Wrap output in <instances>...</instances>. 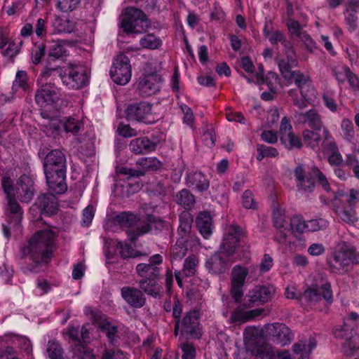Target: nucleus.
I'll return each mask as SVG.
<instances>
[{"label": "nucleus", "mask_w": 359, "mask_h": 359, "mask_svg": "<svg viewBox=\"0 0 359 359\" xmlns=\"http://www.w3.org/2000/svg\"><path fill=\"white\" fill-rule=\"evenodd\" d=\"M45 54L46 46L43 43H41L32 50V59L33 63L35 65L40 63L42 57L45 55Z\"/></svg>", "instance_id": "680f3d73"}, {"label": "nucleus", "mask_w": 359, "mask_h": 359, "mask_svg": "<svg viewBox=\"0 0 359 359\" xmlns=\"http://www.w3.org/2000/svg\"><path fill=\"white\" fill-rule=\"evenodd\" d=\"M323 142L321 144L322 149L325 151H334L338 149L333 138L326 128L323 130Z\"/></svg>", "instance_id": "a19ab883"}, {"label": "nucleus", "mask_w": 359, "mask_h": 359, "mask_svg": "<svg viewBox=\"0 0 359 359\" xmlns=\"http://www.w3.org/2000/svg\"><path fill=\"white\" fill-rule=\"evenodd\" d=\"M67 50L63 44L60 42L54 43L49 50L48 57L58 59L66 55Z\"/></svg>", "instance_id": "4d7b16f0"}, {"label": "nucleus", "mask_w": 359, "mask_h": 359, "mask_svg": "<svg viewBox=\"0 0 359 359\" xmlns=\"http://www.w3.org/2000/svg\"><path fill=\"white\" fill-rule=\"evenodd\" d=\"M276 294V288L271 285H258L248 290L243 302L245 309L263 305L271 302Z\"/></svg>", "instance_id": "39448f33"}, {"label": "nucleus", "mask_w": 359, "mask_h": 359, "mask_svg": "<svg viewBox=\"0 0 359 359\" xmlns=\"http://www.w3.org/2000/svg\"><path fill=\"white\" fill-rule=\"evenodd\" d=\"M243 205L246 209H255L257 204L255 202L253 194L250 190H246L242 197Z\"/></svg>", "instance_id": "0e129e2a"}, {"label": "nucleus", "mask_w": 359, "mask_h": 359, "mask_svg": "<svg viewBox=\"0 0 359 359\" xmlns=\"http://www.w3.org/2000/svg\"><path fill=\"white\" fill-rule=\"evenodd\" d=\"M56 233L52 229L37 231L22 249L24 257H28L32 263L27 269L34 273L43 270L55 250Z\"/></svg>", "instance_id": "f257e3e1"}, {"label": "nucleus", "mask_w": 359, "mask_h": 359, "mask_svg": "<svg viewBox=\"0 0 359 359\" xmlns=\"http://www.w3.org/2000/svg\"><path fill=\"white\" fill-rule=\"evenodd\" d=\"M118 133L124 137H135L138 135L137 131L131 128L129 125L120 123L118 127Z\"/></svg>", "instance_id": "e2e57ef3"}, {"label": "nucleus", "mask_w": 359, "mask_h": 359, "mask_svg": "<svg viewBox=\"0 0 359 359\" xmlns=\"http://www.w3.org/2000/svg\"><path fill=\"white\" fill-rule=\"evenodd\" d=\"M290 228L292 232L302 233L306 231V222L300 215H295L290 220Z\"/></svg>", "instance_id": "3c124183"}, {"label": "nucleus", "mask_w": 359, "mask_h": 359, "mask_svg": "<svg viewBox=\"0 0 359 359\" xmlns=\"http://www.w3.org/2000/svg\"><path fill=\"white\" fill-rule=\"evenodd\" d=\"M346 6L348 15L346 16L345 20L349 26L350 31L353 32L357 27L358 18L355 14L359 11V0H347Z\"/></svg>", "instance_id": "f704fd0d"}, {"label": "nucleus", "mask_w": 359, "mask_h": 359, "mask_svg": "<svg viewBox=\"0 0 359 359\" xmlns=\"http://www.w3.org/2000/svg\"><path fill=\"white\" fill-rule=\"evenodd\" d=\"M42 126L48 135L55 136L58 134V132L62 128V122L58 118H52L48 123H43Z\"/></svg>", "instance_id": "c03bdc74"}, {"label": "nucleus", "mask_w": 359, "mask_h": 359, "mask_svg": "<svg viewBox=\"0 0 359 359\" xmlns=\"http://www.w3.org/2000/svg\"><path fill=\"white\" fill-rule=\"evenodd\" d=\"M319 130H304L302 133L303 140L305 144L311 147L312 149H315L318 147L320 141L323 138V134L320 135L318 133Z\"/></svg>", "instance_id": "e433bc0d"}, {"label": "nucleus", "mask_w": 359, "mask_h": 359, "mask_svg": "<svg viewBox=\"0 0 359 359\" xmlns=\"http://www.w3.org/2000/svg\"><path fill=\"white\" fill-rule=\"evenodd\" d=\"M94 214L95 211L93 205H88L86 208H84L83 211L81 225L86 226H88L94 217Z\"/></svg>", "instance_id": "69168bd1"}, {"label": "nucleus", "mask_w": 359, "mask_h": 359, "mask_svg": "<svg viewBox=\"0 0 359 359\" xmlns=\"http://www.w3.org/2000/svg\"><path fill=\"white\" fill-rule=\"evenodd\" d=\"M294 177L297 187L304 191L312 192L316 179L324 190L326 191L330 190V186L325 175L316 166L306 168L302 164H298L294 169Z\"/></svg>", "instance_id": "7ed1b4c3"}, {"label": "nucleus", "mask_w": 359, "mask_h": 359, "mask_svg": "<svg viewBox=\"0 0 359 359\" xmlns=\"http://www.w3.org/2000/svg\"><path fill=\"white\" fill-rule=\"evenodd\" d=\"M281 142L288 149H293L294 148L301 149L302 143L300 138L296 135L293 132L280 137Z\"/></svg>", "instance_id": "4c0bfd02"}, {"label": "nucleus", "mask_w": 359, "mask_h": 359, "mask_svg": "<svg viewBox=\"0 0 359 359\" xmlns=\"http://www.w3.org/2000/svg\"><path fill=\"white\" fill-rule=\"evenodd\" d=\"M232 255H227L223 249L211 255L205 262V266L209 272L212 274H221L226 272L230 267V257Z\"/></svg>", "instance_id": "a211bd4d"}, {"label": "nucleus", "mask_w": 359, "mask_h": 359, "mask_svg": "<svg viewBox=\"0 0 359 359\" xmlns=\"http://www.w3.org/2000/svg\"><path fill=\"white\" fill-rule=\"evenodd\" d=\"M265 311L264 309L257 308L250 311H243L240 308L235 309L231 315L230 320L232 323H245L260 316Z\"/></svg>", "instance_id": "c756f323"}, {"label": "nucleus", "mask_w": 359, "mask_h": 359, "mask_svg": "<svg viewBox=\"0 0 359 359\" xmlns=\"http://www.w3.org/2000/svg\"><path fill=\"white\" fill-rule=\"evenodd\" d=\"M46 352L50 359H63V349L61 345L54 340L48 342Z\"/></svg>", "instance_id": "58836bf2"}, {"label": "nucleus", "mask_w": 359, "mask_h": 359, "mask_svg": "<svg viewBox=\"0 0 359 359\" xmlns=\"http://www.w3.org/2000/svg\"><path fill=\"white\" fill-rule=\"evenodd\" d=\"M326 221L323 219H311L306 222V231H317L326 226Z\"/></svg>", "instance_id": "052dcab7"}, {"label": "nucleus", "mask_w": 359, "mask_h": 359, "mask_svg": "<svg viewBox=\"0 0 359 359\" xmlns=\"http://www.w3.org/2000/svg\"><path fill=\"white\" fill-rule=\"evenodd\" d=\"M117 248L120 250L119 253L123 259L129 257H136L142 255V254L134 250L130 245L119 241L117 244Z\"/></svg>", "instance_id": "37998d69"}, {"label": "nucleus", "mask_w": 359, "mask_h": 359, "mask_svg": "<svg viewBox=\"0 0 359 359\" xmlns=\"http://www.w3.org/2000/svg\"><path fill=\"white\" fill-rule=\"evenodd\" d=\"M165 222L154 215H149L147 220H142L138 224L135 229H131L128 231V236L130 241L135 243L140 236L151 232L152 229L156 231H162L165 227Z\"/></svg>", "instance_id": "9d476101"}, {"label": "nucleus", "mask_w": 359, "mask_h": 359, "mask_svg": "<svg viewBox=\"0 0 359 359\" xmlns=\"http://www.w3.org/2000/svg\"><path fill=\"white\" fill-rule=\"evenodd\" d=\"M153 144L148 142V137H140L132 140L129 144L130 151L137 155L153 151Z\"/></svg>", "instance_id": "72a5a7b5"}, {"label": "nucleus", "mask_w": 359, "mask_h": 359, "mask_svg": "<svg viewBox=\"0 0 359 359\" xmlns=\"http://www.w3.org/2000/svg\"><path fill=\"white\" fill-rule=\"evenodd\" d=\"M198 260L195 257H187L184 264L183 271L187 276H191L195 273L196 267Z\"/></svg>", "instance_id": "6e6d98bb"}, {"label": "nucleus", "mask_w": 359, "mask_h": 359, "mask_svg": "<svg viewBox=\"0 0 359 359\" xmlns=\"http://www.w3.org/2000/svg\"><path fill=\"white\" fill-rule=\"evenodd\" d=\"M359 263V255L356 254L355 248L345 241L339 242L328 261L332 273H344L348 272L353 264Z\"/></svg>", "instance_id": "f03ea898"}, {"label": "nucleus", "mask_w": 359, "mask_h": 359, "mask_svg": "<svg viewBox=\"0 0 359 359\" xmlns=\"http://www.w3.org/2000/svg\"><path fill=\"white\" fill-rule=\"evenodd\" d=\"M340 218L345 222L348 224H353L357 221L355 211L353 206L348 205L344 207L343 210L339 213Z\"/></svg>", "instance_id": "49530a36"}, {"label": "nucleus", "mask_w": 359, "mask_h": 359, "mask_svg": "<svg viewBox=\"0 0 359 359\" xmlns=\"http://www.w3.org/2000/svg\"><path fill=\"white\" fill-rule=\"evenodd\" d=\"M294 81V83L299 88H304L307 86V83L311 82L309 78L305 76L300 71H293L291 75V81H289L291 83Z\"/></svg>", "instance_id": "de8ad7c7"}, {"label": "nucleus", "mask_w": 359, "mask_h": 359, "mask_svg": "<svg viewBox=\"0 0 359 359\" xmlns=\"http://www.w3.org/2000/svg\"><path fill=\"white\" fill-rule=\"evenodd\" d=\"M27 74L25 71H18L16 74L15 80L14 81V86L19 87L23 90L26 91L28 88L27 85Z\"/></svg>", "instance_id": "bf43d9fd"}, {"label": "nucleus", "mask_w": 359, "mask_h": 359, "mask_svg": "<svg viewBox=\"0 0 359 359\" xmlns=\"http://www.w3.org/2000/svg\"><path fill=\"white\" fill-rule=\"evenodd\" d=\"M81 123L73 118H68L65 122H62V128L66 132L77 134L81 128Z\"/></svg>", "instance_id": "13d9d810"}, {"label": "nucleus", "mask_w": 359, "mask_h": 359, "mask_svg": "<svg viewBox=\"0 0 359 359\" xmlns=\"http://www.w3.org/2000/svg\"><path fill=\"white\" fill-rule=\"evenodd\" d=\"M196 226L205 238H209L212 233L213 228L210 213L208 212H200L196 218Z\"/></svg>", "instance_id": "2f4dec72"}, {"label": "nucleus", "mask_w": 359, "mask_h": 359, "mask_svg": "<svg viewBox=\"0 0 359 359\" xmlns=\"http://www.w3.org/2000/svg\"><path fill=\"white\" fill-rule=\"evenodd\" d=\"M248 274V269L241 265H236L231 270L230 293L236 303L243 297V286Z\"/></svg>", "instance_id": "ddd939ff"}, {"label": "nucleus", "mask_w": 359, "mask_h": 359, "mask_svg": "<svg viewBox=\"0 0 359 359\" xmlns=\"http://www.w3.org/2000/svg\"><path fill=\"white\" fill-rule=\"evenodd\" d=\"M177 204L184 208H191L195 204V197L188 189H184L179 191L175 196Z\"/></svg>", "instance_id": "c9c22d12"}, {"label": "nucleus", "mask_w": 359, "mask_h": 359, "mask_svg": "<svg viewBox=\"0 0 359 359\" xmlns=\"http://www.w3.org/2000/svg\"><path fill=\"white\" fill-rule=\"evenodd\" d=\"M60 89L54 83L48 82L42 84L35 93L36 103L40 107L51 105L60 99Z\"/></svg>", "instance_id": "f8f14e48"}, {"label": "nucleus", "mask_w": 359, "mask_h": 359, "mask_svg": "<svg viewBox=\"0 0 359 359\" xmlns=\"http://www.w3.org/2000/svg\"><path fill=\"white\" fill-rule=\"evenodd\" d=\"M114 221L122 228H126V233L131 229H135L139 223L142 222L138 215L130 212H123L117 215Z\"/></svg>", "instance_id": "cd10ccee"}, {"label": "nucleus", "mask_w": 359, "mask_h": 359, "mask_svg": "<svg viewBox=\"0 0 359 359\" xmlns=\"http://www.w3.org/2000/svg\"><path fill=\"white\" fill-rule=\"evenodd\" d=\"M149 27L144 13L138 8H128L121 20V27L126 33H141Z\"/></svg>", "instance_id": "20e7f679"}, {"label": "nucleus", "mask_w": 359, "mask_h": 359, "mask_svg": "<svg viewBox=\"0 0 359 359\" xmlns=\"http://www.w3.org/2000/svg\"><path fill=\"white\" fill-rule=\"evenodd\" d=\"M158 279L142 278L139 280V289L155 298L162 297V287L158 283Z\"/></svg>", "instance_id": "c85d7f7f"}, {"label": "nucleus", "mask_w": 359, "mask_h": 359, "mask_svg": "<svg viewBox=\"0 0 359 359\" xmlns=\"http://www.w3.org/2000/svg\"><path fill=\"white\" fill-rule=\"evenodd\" d=\"M341 128L343 130L344 138L347 141L351 142L354 138L355 134L353 123L349 119H344L341 121Z\"/></svg>", "instance_id": "603ef678"}, {"label": "nucleus", "mask_w": 359, "mask_h": 359, "mask_svg": "<svg viewBox=\"0 0 359 359\" xmlns=\"http://www.w3.org/2000/svg\"><path fill=\"white\" fill-rule=\"evenodd\" d=\"M199 313L196 310L187 312L181 321V333L183 335H189L194 339H198L201 336Z\"/></svg>", "instance_id": "f3484780"}, {"label": "nucleus", "mask_w": 359, "mask_h": 359, "mask_svg": "<svg viewBox=\"0 0 359 359\" xmlns=\"http://www.w3.org/2000/svg\"><path fill=\"white\" fill-rule=\"evenodd\" d=\"M63 69L64 68H62L60 67H46L42 70L41 73V76L43 79H48L50 76L57 75L61 79Z\"/></svg>", "instance_id": "338daca9"}, {"label": "nucleus", "mask_w": 359, "mask_h": 359, "mask_svg": "<svg viewBox=\"0 0 359 359\" xmlns=\"http://www.w3.org/2000/svg\"><path fill=\"white\" fill-rule=\"evenodd\" d=\"M278 65L283 77L287 81H291L292 68L297 66V61L295 54L292 52L287 53V60L281 59L278 60Z\"/></svg>", "instance_id": "473e14b6"}, {"label": "nucleus", "mask_w": 359, "mask_h": 359, "mask_svg": "<svg viewBox=\"0 0 359 359\" xmlns=\"http://www.w3.org/2000/svg\"><path fill=\"white\" fill-rule=\"evenodd\" d=\"M161 41L152 34L145 35L140 40V45L144 48L157 49L161 46Z\"/></svg>", "instance_id": "79ce46f5"}, {"label": "nucleus", "mask_w": 359, "mask_h": 359, "mask_svg": "<svg viewBox=\"0 0 359 359\" xmlns=\"http://www.w3.org/2000/svg\"><path fill=\"white\" fill-rule=\"evenodd\" d=\"M48 190L52 194H62L67 189L66 171L44 172Z\"/></svg>", "instance_id": "5701e85b"}, {"label": "nucleus", "mask_w": 359, "mask_h": 359, "mask_svg": "<svg viewBox=\"0 0 359 359\" xmlns=\"http://www.w3.org/2000/svg\"><path fill=\"white\" fill-rule=\"evenodd\" d=\"M110 76L118 85L127 84L131 78V65L128 56L120 54L114 59L110 69Z\"/></svg>", "instance_id": "423d86ee"}, {"label": "nucleus", "mask_w": 359, "mask_h": 359, "mask_svg": "<svg viewBox=\"0 0 359 359\" xmlns=\"http://www.w3.org/2000/svg\"><path fill=\"white\" fill-rule=\"evenodd\" d=\"M61 80L64 85L71 89L78 90L88 83L86 70L80 66H70L63 69Z\"/></svg>", "instance_id": "1a4fd4ad"}, {"label": "nucleus", "mask_w": 359, "mask_h": 359, "mask_svg": "<svg viewBox=\"0 0 359 359\" xmlns=\"http://www.w3.org/2000/svg\"><path fill=\"white\" fill-rule=\"evenodd\" d=\"M123 299L133 308L140 309L146 304L142 291L137 287L125 286L121 289Z\"/></svg>", "instance_id": "b1692460"}, {"label": "nucleus", "mask_w": 359, "mask_h": 359, "mask_svg": "<svg viewBox=\"0 0 359 359\" xmlns=\"http://www.w3.org/2000/svg\"><path fill=\"white\" fill-rule=\"evenodd\" d=\"M186 181L188 187L201 192L206 191L210 186L209 180L201 172H196L187 174Z\"/></svg>", "instance_id": "7c9ffc66"}, {"label": "nucleus", "mask_w": 359, "mask_h": 359, "mask_svg": "<svg viewBox=\"0 0 359 359\" xmlns=\"http://www.w3.org/2000/svg\"><path fill=\"white\" fill-rule=\"evenodd\" d=\"M344 72L350 86L354 89H358L359 88V81L356 75L351 72L348 67H344Z\"/></svg>", "instance_id": "774afa93"}, {"label": "nucleus", "mask_w": 359, "mask_h": 359, "mask_svg": "<svg viewBox=\"0 0 359 359\" xmlns=\"http://www.w3.org/2000/svg\"><path fill=\"white\" fill-rule=\"evenodd\" d=\"M7 200L11 212L15 215L16 220L19 222L22 218V214L19 203L16 201L14 195L7 197Z\"/></svg>", "instance_id": "5fc2aeb1"}, {"label": "nucleus", "mask_w": 359, "mask_h": 359, "mask_svg": "<svg viewBox=\"0 0 359 359\" xmlns=\"http://www.w3.org/2000/svg\"><path fill=\"white\" fill-rule=\"evenodd\" d=\"M244 235L245 233L240 226L236 224L228 226L225 229L223 242L220 248L227 255H233Z\"/></svg>", "instance_id": "4468645a"}, {"label": "nucleus", "mask_w": 359, "mask_h": 359, "mask_svg": "<svg viewBox=\"0 0 359 359\" xmlns=\"http://www.w3.org/2000/svg\"><path fill=\"white\" fill-rule=\"evenodd\" d=\"M74 359H95L93 353L87 350L84 344H77L73 347Z\"/></svg>", "instance_id": "a18cd8bd"}, {"label": "nucleus", "mask_w": 359, "mask_h": 359, "mask_svg": "<svg viewBox=\"0 0 359 359\" xmlns=\"http://www.w3.org/2000/svg\"><path fill=\"white\" fill-rule=\"evenodd\" d=\"M264 331L266 337L280 346L289 345L294 339L291 330L284 323L266 324Z\"/></svg>", "instance_id": "0eeeda50"}, {"label": "nucleus", "mask_w": 359, "mask_h": 359, "mask_svg": "<svg viewBox=\"0 0 359 359\" xmlns=\"http://www.w3.org/2000/svg\"><path fill=\"white\" fill-rule=\"evenodd\" d=\"M334 334L336 338L345 339L346 341L343 344L344 353L347 355H352L356 349V339L358 337L356 332L344 323L339 329L334 330Z\"/></svg>", "instance_id": "aec40b11"}, {"label": "nucleus", "mask_w": 359, "mask_h": 359, "mask_svg": "<svg viewBox=\"0 0 359 359\" xmlns=\"http://www.w3.org/2000/svg\"><path fill=\"white\" fill-rule=\"evenodd\" d=\"M294 116L298 123H307L313 130L324 128L320 116L316 109H310L305 113L295 111Z\"/></svg>", "instance_id": "393cba45"}, {"label": "nucleus", "mask_w": 359, "mask_h": 359, "mask_svg": "<svg viewBox=\"0 0 359 359\" xmlns=\"http://www.w3.org/2000/svg\"><path fill=\"white\" fill-rule=\"evenodd\" d=\"M137 165L142 168L144 170H137L126 167H121L118 169L117 172L128 176L130 177H138L143 176L146 171H155L159 170L161 166V162L156 157H144L140 158L137 161Z\"/></svg>", "instance_id": "9b49d317"}, {"label": "nucleus", "mask_w": 359, "mask_h": 359, "mask_svg": "<svg viewBox=\"0 0 359 359\" xmlns=\"http://www.w3.org/2000/svg\"><path fill=\"white\" fill-rule=\"evenodd\" d=\"M100 328L102 332H104L109 340V341L114 344V342L116 341L118 338V327L116 325H113L109 321H103L100 325Z\"/></svg>", "instance_id": "ea45409f"}, {"label": "nucleus", "mask_w": 359, "mask_h": 359, "mask_svg": "<svg viewBox=\"0 0 359 359\" xmlns=\"http://www.w3.org/2000/svg\"><path fill=\"white\" fill-rule=\"evenodd\" d=\"M44 172L66 171V158L59 149L48 153L43 162Z\"/></svg>", "instance_id": "412c9836"}, {"label": "nucleus", "mask_w": 359, "mask_h": 359, "mask_svg": "<svg viewBox=\"0 0 359 359\" xmlns=\"http://www.w3.org/2000/svg\"><path fill=\"white\" fill-rule=\"evenodd\" d=\"M322 298L328 302H332V292L330 283H325L320 286L317 284L312 285L300 295V299L306 302H317Z\"/></svg>", "instance_id": "2eb2a0df"}, {"label": "nucleus", "mask_w": 359, "mask_h": 359, "mask_svg": "<svg viewBox=\"0 0 359 359\" xmlns=\"http://www.w3.org/2000/svg\"><path fill=\"white\" fill-rule=\"evenodd\" d=\"M55 194H43L40 195L36 201V205L41 213L48 215H54L58 210L57 200L54 196Z\"/></svg>", "instance_id": "bb28decb"}, {"label": "nucleus", "mask_w": 359, "mask_h": 359, "mask_svg": "<svg viewBox=\"0 0 359 359\" xmlns=\"http://www.w3.org/2000/svg\"><path fill=\"white\" fill-rule=\"evenodd\" d=\"M152 104L148 102L133 103L126 110V118L129 121H142L147 124L156 122V118L151 111Z\"/></svg>", "instance_id": "6e6552de"}, {"label": "nucleus", "mask_w": 359, "mask_h": 359, "mask_svg": "<svg viewBox=\"0 0 359 359\" xmlns=\"http://www.w3.org/2000/svg\"><path fill=\"white\" fill-rule=\"evenodd\" d=\"M162 78L157 73L145 75L137 83L139 94L142 96H151L159 91Z\"/></svg>", "instance_id": "6ab92c4d"}, {"label": "nucleus", "mask_w": 359, "mask_h": 359, "mask_svg": "<svg viewBox=\"0 0 359 359\" xmlns=\"http://www.w3.org/2000/svg\"><path fill=\"white\" fill-rule=\"evenodd\" d=\"M163 263V257L159 254H156L149 257L148 262L140 263L136 266V272L142 278L158 279L161 273V265Z\"/></svg>", "instance_id": "dca6fc26"}, {"label": "nucleus", "mask_w": 359, "mask_h": 359, "mask_svg": "<svg viewBox=\"0 0 359 359\" xmlns=\"http://www.w3.org/2000/svg\"><path fill=\"white\" fill-rule=\"evenodd\" d=\"M193 218L189 212H183L180 216V225L178 227V234L180 238L177 241V244L182 245L180 252L182 256L186 255L187 249L185 244L188 241V238L190 236Z\"/></svg>", "instance_id": "4be33fe9"}, {"label": "nucleus", "mask_w": 359, "mask_h": 359, "mask_svg": "<svg viewBox=\"0 0 359 359\" xmlns=\"http://www.w3.org/2000/svg\"><path fill=\"white\" fill-rule=\"evenodd\" d=\"M15 191L22 202H30L34 192L33 180L27 175H22L17 182Z\"/></svg>", "instance_id": "a878e982"}, {"label": "nucleus", "mask_w": 359, "mask_h": 359, "mask_svg": "<svg viewBox=\"0 0 359 359\" xmlns=\"http://www.w3.org/2000/svg\"><path fill=\"white\" fill-rule=\"evenodd\" d=\"M80 2L81 0H57V8L62 12L72 11Z\"/></svg>", "instance_id": "864d4df0"}, {"label": "nucleus", "mask_w": 359, "mask_h": 359, "mask_svg": "<svg viewBox=\"0 0 359 359\" xmlns=\"http://www.w3.org/2000/svg\"><path fill=\"white\" fill-rule=\"evenodd\" d=\"M285 212V210L280 208H276L273 210V223L276 228L285 226V224L286 223Z\"/></svg>", "instance_id": "8fccbe9b"}, {"label": "nucleus", "mask_w": 359, "mask_h": 359, "mask_svg": "<svg viewBox=\"0 0 359 359\" xmlns=\"http://www.w3.org/2000/svg\"><path fill=\"white\" fill-rule=\"evenodd\" d=\"M264 34L273 46L284 41V38L285 37L283 33L279 30L269 31L266 28L264 29Z\"/></svg>", "instance_id": "09e8293b"}]
</instances>
